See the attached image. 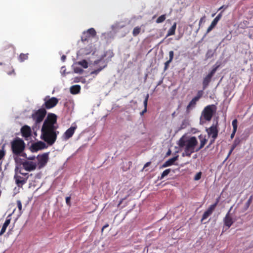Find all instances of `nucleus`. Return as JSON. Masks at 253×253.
Segmentation results:
<instances>
[{
  "label": "nucleus",
  "mask_w": 253,
  "mask_h": 253,
  "mask_svg": "<svg viewBox=\"0 0 253 253\" xmlns=\"http://www.w3.org/2000/svg\"><path fill=\"white\" fill-rule=\"evenodd\" d=\"M149 97V94H147L146 95L145 100H144V102H143L144 106V108H147V102H148Z\"/></svg>",
  "instance_id": "nucleus-39"
},
{
  "label": "nucleus",
  "mask_w": 253,
  "mask_h": 253,
  "mask_svg": "<svg viewBox=\"0 0 253 253\" xmlns=\"http://www.w3.org/2000/svg\"><path fill=\"white\" fill-rule=\"evenodd\" d=\"M198 144V141L195 136H192L189 139L182 137L178 141V145L180 148L184 147V152L182 154L183 157H190L192 153L196 150L195 148Z\"/></svg>",
  "instance_id": "nucleus-2"
},
{
  "label": "nucleus",
  "mask_w": 253,
  "mask_h": 253,
  "mask_svg": "<svg viewBox=\"0 0 253 253\" xmlns=\"http://www.w3.org/2000/svg\"><path fill=\"white\" fill-rule=\"evenodd\" d=\"M214 54V51L212 49H209L206 53V59L211 58Z\"/></svg>",
  "instance_id": "nucleus-28"
},
{
  "label": "nucleus",
  "mask_w": 253,
  "mask_h": 253,
  "mask_svg": "<svg viewBox=\"0 0 253 253\" xmlns=\"http://www.w3.org/2000/svg\"><path fill=\"white\" fill-rule=\"evenodd\" d=\"M237 120L234 119L232 123V125L234 130H237Z\"/></svg>",
  "instance_id": "nucleus-38"
},
{
  "label": "nucleus",
  "mask_w": 253,
  "mask_h": 253,
  "mask_svg": "<svg viewBox=\"0 0 253 253\" xmlns=\"http://www.w3.org/2000/svg\"><path fill=\"white\" fill-rule=\"evenodd\" d=\"M238 143L239 142H237L236 140H235V141L232 145L237 147V145L238 144Z\"/></svg>",
  "instance_id": "nucleus-58"
},
{
  "label": "nucleus",
  "mask_w": 253,
  "mask_h": 253,
  "mask_svg": "<svg viewBox=\"0 0 253 253\" xmlns=\"http://www.w3.org/2000/svg\"><path fill=\"white\" fill-rule=\"evenodd\" d=\"M48 160V153H46L43 154L38 158V165L39 169H41L44 167L47 164Z\"/></svg>",
  "instance_id": "nucleus-11"
},
{
  "label": "nucleus",
  "mask_w": 253,
  "mask_h": 253,
  "mask_svg": "<svg viewBox=\"0 0 253 253\" xmlns=\"http://www.w3.org/2000/svg\"><path fill=\"white\" fill-rule=\"evenodd\" d=\"M178 156H176L171 159H169L165 162L162 165V168H166L172 165L178 159Z\"/></svg>",
  "instance_id": "nucleus-19"
},
{
  "label": "nucleus",
  "mask_w": 253,
  "mask_h": 253,
  "mask_svg": "<svg viewBox=\"0 0 253 253\" xmlns=\"http://www.w3.org/2000/svg\"><path fill=\"white\" fill-rule=\"evenodd\" d=\"M4 71L9 75H11L12 74H15L14 70L13 69L12 66H11L10 65L6 66L4 69Z\"/></svg>",
  "instance_id": "nucleus-24"
},
{
  "label": "nucleus",
  "mask_w": 253,
  "mask_h": 253,
  "mask_svg": "<svg viewBox=\"0 0 253 253\" xmlns=\"http://www.w3.org/2000/svg\"><path fill=\"white\" fill-rule=\"evenodd\" d=\"M146 112H147V108H144V110L141 112H140V115L141 116L143 115L145 113H146Z\"/></svg>",
  "instance_id": "nucleus-51"
},
{
  "label": "nucleus",
  "mask_w": 253,
  "mask_h": 253,
  "mask_svg": "<svg viewBox=\"0 0 253 253\" xmlns=\"http://www.w3.org/2000/svg\"><path fill=\"white\" fill-rule=\"evenodd\" d=\"M5 155L4 145H3L1 147V150H0V160L4 157Z\"/></svg>",
  "instance_id": "nucleus-33"
},
{
  "label": "nucleus",
  "mask_w": 253,
  "mask_h": 253,
  "mask_svg": "<svg viewBox=\"0 0 253 253\" xmlns=\"http://www.w3.org/2000/svg\"><path fill=\"white\" fill-rule=\"evenodd\" d=\"M109 226V224L108 223L106 224L105 225H104L102 228V229H101V231L103 232V230L106 228L107 227H108Z\"/></svg>",
  "instance_id": "nucleus-50"
},
{
  "label": "nucleus",
  "mask_w": 253,
  "mask_h": 253,
  "mask_svg": "<svg viewBox=\"0 0 253 253\" xmlns=\"http://www.w3.org/2000/svg\"><path fill=\"white\" fill-rule=\"evenodd\" d=\"M170 153H171L170 150H169V151L168 152V153H167V155H169V154H170Z\"/></svg>",
  "instance_id": "nucleus-60"
},
{
  "label": "nucleus",
  "mask_w": 253,
  "mask_h": 253,
  "mask_svg": "<svg viewBox=\"0 0 253 253\" xmlns=\"http://www.w3.org/2000/svg\"><path fill=\"white\" fill-rule=\"evenodd\" d=\"M205 18V16H204L203 17L201 18L200 21H199V27L201 26V25L202 23V22L204 21Z\"/></svg>",
  "instance_id": "nucleus-47"
},
{
  "label": "nucleus",
  "mask_w": 253,
  "mask_h": 253,
  "mask_svg": "<svg viewBox=\"0 0 253 253\" xmlns=\"http://www.w3.org/2000/svg\"><path fill=\"white\" fill-rule=\"evenodd\" d=\"M74 71L75 72L77 73H83V70L80 68H78V67H76L74 69Z\"/></svg>",
  "instance_id": "nucleus-43"
},
{
  "label": "nucleus",
  "mask_w": 253,
  "mask_h": 253,
  "mask_svg": "<svg viewBox=\"0 0 253 253\" xmlns=\"http://www.w3.org/2000/svg\"><path fill=\"white\" fill-rule=\"evenodd\" d=\"M77 128V126H71L70 128H69L63 134V138L64 140H67L69 138L72 137L73 134L75 133V130Z\"/></svg>",
  "instance_id": "nucleus-14"
},
{
  "label": "nucleus",
  "mask_w": 253,
  "mask_h": 253,
  "mask_svg": "<svg viewBox=\"0 0 253 253\" xmlns=\"http://www.w3.org/2000/svg\"><path fill=\"white\" fill-rule=\"evenodd\" d=\"M81 90V86L80 85L76 84L70 87V92L73 94L79 93Z\"/></svg>",
  "instance_id": "nucleus-22"
},
{
  "label": "nucleus",
  "mask_w": 253,
  "mask_h": 253,
  "mask_svg": "<svg viewBox=\"0 0 253 253\" xmlns=\"http://www.w3.org/2000/svg\"><path fill=\"white\" fill-rule=\"evenodd\" d=\"M66 59V56L65 55H63L61 56V59L63 62H64Z\"/></svg>",
  "instance_id": "nucleus-53"
},
{
  "label": "nucleus",
  "mask_w": 253,
  "mask_h": 253,
  "mask_svg": "<svg viewBox=\"0 0 253 253\" xmlns=\"http://www.w3.org/2000/svg\"><path fill=\"white\" fill-rule=\"evenodd\" d=\"M202 173L201 172H198L194 177L195 180H198L201 177Z\"/></svg>",
  "instance_id": "nucleus-40"
},
{
  "label": "nucleus",
  "mask_w": 253,
  "mask_h": 253,
  "mask_svg": "<svg viewBox=\"0 0 253 253\" xmlns=\"http://www.w3.org/2000/svg\"><path fill=\"white\" fill-rule=\"evenodd\" d=\"M166 15H162L160 16H159L157 19L156 20V23H161L163 22L166 20Z\"/></svg>",
  "instance_id": "nucleus-30"
},
{
  "label": "nucleus",
  "mask_w": 253,
  "mask_h": 253,
  "mask_svg": "<svg viewBox=\"0 0 253 253\" xmlns=\"http://www.w3.org/2000/svg\"><path fill=\"white\" fill-rule=\"evenodd\" d=\"M236 131L237 130H234V129L233 130L232 133L231 134V138H233L234 137Z\"/></svg>",
  "instance_id": "nucleus-52"
},
{
  "label": "nucleus",
  "mask_w": 253,
  "mask_h": 253,
  "mask_svg": "<svg viewBox=\"0 0 253 253\" xmlns=\"http://www.w3.org/2000/svg\"><path fill=\"white\" fill-rule=\"evenodd\" d=\"M236 147V146L232 145L231 148H232V150H234Z\"/></svg>",
  "instance_id": "nucleus-59"
},
{
  "label": "nucleus",
  "mask_w": 253,
  "mask_h": 253,
  "mask_svg": "<svg viewBox=\"0 0 253 253\" xmlns=\"http://www.w3.org/2000/svg\"><path fill=\"white\" fill-rule=\"evenodd\" d=\"M20 130L22 135L25 138H28L31 135L32 131L31 127L27 125L23 126Z\"/></svg>",
  "instance_id": "nucleus-17"
},
{
  "label": "nucleus",
  "mask_w": 253,
  "mask_h": 253,
  "mask_svg": "<svg viewBox=\"0 0 253 253\" xmlns=\"http://www.w3.org/2000/svg\"><path fill=\"white\" fill-rule=\"evenodd\" d=\"M14 178L15 180V182L17 186L18 187H22V186L27 182L28 176H27L26 178H24L15 173Z\"/></svg>",
  "instance_id": "nucleus-12"
},
{
  "label": "nucleus",
  "mask_w": 253,
  "mask_h": 253,
  "mask_svg": "<svg viewBox=\"0 0 253 253\" xmlns=\"http://www.w3.org/2000/svg\"><path fill=\"white\" fill-rule=\"evenodd\" d=\"M216 138H212L211 141H210V144H209L208 146H207V148H208L210 147V146L212 144H213L214 141H215V140Z\"/></svg>",
  "instance_id": "nucleus-45"
},
{
  "label": "nucleus",
  "mask_w": 253,
  "mask_h": 253,
  "mask_svg": "<svg viewBox=\"0 0 253 253\" xmlns=\"http://www.w3.org/2000/svg\"><path fill=\"white\" fill-rule=\"evenodd\" d=\"M28 55H29L28 53H26V54L21 53L18 57V60L20 62H24L25 60L28 59Z\"/></svg>",
  "instance_id": "nucleus-26"
},
{
  "label": "nucleus",
  "mask_w": 253,
  "mask_h": 253,
  "mask_svg": "<svg viewBox=\"0 0 253 253\" xmlns=\"http://www.w3.org/2000/svg\"><path fill=\"white\" fill-rule=\"evenodd\" d=\"M57 122V116L53 113L48 114L41 129V138L48 145H52L56 141L59 132L55 126Z\"/></svg>",
  "instance_id": "nucleus-1"
},
{
  "label": "nucleus",
  "mask_w": 253,
  "mask_h": 253,
  "mask_svg": "<svg viewBox=\"0 0 253 253\" xmlns=\"http://www.w3.org/2000/svg\"><path fill=\"white\" fill-rule=\"evenodd\" d=\"M216 25L217 24L212 21L210 26L208 28L206 34L210 33L216 26Z\"/></svg>",
  "instance_id": "nucleus-29"
},
{
  "label": "nucleus",
  "mask_w": 253,
  "mask_h": 253,
  "mask_svg": "<svg viewBox=\"0 0 253 253\" xmlns=\"http://www.w3.org/2000/svg\"><path fill=\"white\" fill-rule=\"evenodd\" d=\"M106 65H105L103 67H100L98 69L95 70L91 72V74L97 75L103 68L106 67Z\"/></svg>",
  "instance_id": "nucleus-34"
},
{
  "label": "nucleus",
  "mask_w": 253,
  "mask_h": 253,
  "mask_svg": "<svg viewBox=\"0 0 253 253\" xmlns=\"http://www.w3.org/2000/svg\"><path fill=\"white\" fill-rule=\"evenodd\" d=\"M176 28V23L175 22L171 28L169 30L167 37L172 36L175 34V32Z\"/></svg>",
  "instance_id": "nucleus-23"
},
{
  "label": "nucleus",
  "mask_w": 253,
  "mask_h": 253,
  "mask_svg": "<svg viewBox=\"0 0 253 253\" xmlns=\"http://www.w3.org/2000/svg\"><path fill=\"white\" fill-rule=\"evenodd\" d=\"M10 220H11L10 218H7L6 219L4 223H3V224L2 226L1 230L0 231V236L2 235L4 233V232H5L7 226L9 225V224L10 223Z\"/></svg>",
  "instance_id": "nucleus-20"
},
{
  "label": "nucleus",
  "mask_w": 253,
  "mask_h": 253,
  "mask_svg": "<svg viewBox=\"0 0 253 253\" xmlns=\"http://www.w3.org/2000/svg\"><path fill=\"white\" fill-rule=\"evenodd\" d=\"M173 56H174V52L173 51H170L169 52V61H172L173 59Z\"/></svg>",
  "instance_id": "nucleus-41"
},
{
  "label": "nucleus",
  "mask_w": 253,
  "mask_h": 253,
  "mask_svg": "<svg viewBox=\"0 0 253 253\" xmlns=\"http://www.w3.org/2000/svg\"><path fill=\"white\" fill-rule=\"evenodd\" d=\"M46 114V111L44 108L39 109L32 114L31 117L35 121L36 126L42 122Z\"/></svg>",
  "instance_id": "nucleus-4"
},
{
  "label": "nucleus",
  "mask_w": 253,
  "mask_h": 253,
  "mask_svg": "<svg viewBox=\"0 0 253 253\" xmlns=\"http://www.w3.org/2000/svg\"><path fill=\"white\" fill-rule=\"evenodd\" d=\"M219 66L214 67L211 72L204 78L203 81V89L205 90L209 85L210 83L212 77L215 73Z\"/></svg>",
  "instance_id": "nucleus-7"
},
{
  "label": "nucleus",
  "mask_w": 253,
  "mask_h": 253,
  "mask_svg": "<svg viewBox=\"0 0 253 253\" xmlns=\"http://www.w3.org/2000/svg\"><path fill=\"white\" fill-rule=\"evenodd\" d=\"M234 150H232V148H231L230 149V150L229 151L228 154V156H227V158L229 157L230 155L232 154V152Z\"/></svg>",
  "instance_id": "nucleus-57"
},
{
  "label": "nucleus",
  "mask_w": 253,
  "mask_h": 253,
  "mask_svg": "<svg viewBox=\"0 0 253 253\" xmlns=\"http://www.w3.org/2000/svg\"><path fill=\"white\" fill-rule=\"evenodd\" d=\"M219 200L220 197H218L216 199L215 203L211 205L210 207L208 209V210L204 213L201 219V222H202L205 219H207L209 216H210L212 214V212L214 211L216 207L217 206L218 203H219Z\"/></svg>",
  "instance_id": "nucleus-8"
},
{
  "label": "nucleus",
  "mask_w": 253,
  "mask_h": 253,
  "mask_svg": "<svg viewBox=\"0 0 253 253\" xmlns=\"http://www.w3.org/2000/svg\"><path fill=\"white\" fill-rule=\"evenodd\" d=\"M203 94V90H199L197 92V95L195 96L194 98L196 99L197 100H199V99L202 96Z\"/></svg>",
  "instance_id": "nucleus-36"
},
{
  "label": "nucleus",
  "mask_w": 253,
  "mask_h": 253,
  "mask_svg": "<svg viewBox=\"0 0 253 253\" xmlns=\"http://www.w3.org/2000/svg\"><path fill=\"white\" fill-rule=\"evenodd\" d=\"M96 32L93 28H91L86 31H84L81 37V40L83 42H89L95 38Z\"/></svg>",
  "instance_id": "nucleus-6"
},
{
  "label": "nucleus",
  "mask_w": 253,
  "mask_h": 253,
  "mask_svg": "<svg viewBox=\"0 0 253 253\" xmlns=\"http://www.w3.org/2000/svg\"><path fill=\"white\" fill-rule=\"evenodd\" d=\"M70 200H71L70 197H67L66 198V202L67 205H70Z\"/></svg>",
  "instance_id": "nucleus-46"
},
{
  "label": "nucleus",
  "mask_w": 253,
  "mask_h": 253,
  "mask_svg": "<svg viewBox=\"0 0 253 253\" xmlns=\"http://www.w3.org/2000/svg\"><path fill=\"white\" fill-rule=\"evenodd\" d=\"M198 101V100L195 98H193L187 105L186 107V111L189 112L191 110L194 108L195 107Z\"/></svg>",
  "instance_id": "nucleus-21"
},
{
  "label": "nucleus",
  "mask_w": 253,
  "mask_h": 253,
  "mask_svg": "<svg viewBox=\"0 0 253 253\" xmlns=\"http://www.w3.org/2000/svg\"><path fill=\"white\" fill-rule=\"evenodd\" d=\"M214 15H215V14H213L212 15V17H213V16H214Z\"/></svg>",
  "instance_id": "nucleus-62"
},
{
  "label": "nucleus",
  "mask_w": 253,
  "mask_h": 253,
  "mask_svg": "<svg viewBox=\"0 0 253 253\" xmlns=\"http://www.w3.org/2000/svg\"><path fill=\"white\" fill-rule=\"evenodd\" d=\"M16 202H17V207H18V210L19 211V213L21 214L22 212V206L21 202L20 200H17Z\"/></svg>",
  "instance_id": "nucleus-37"
},
{
  "label": "nucleus",
  "mask_w": 253,
  "mask_h": 253,
  "mask_svg": "<svg viewBox=\"0 0 253 253\" xmlns=\"http://www.w3.org/2000/svg\"><path fill=\"white\" fill-rule=\"evenodd\" d=\"M199 138L200 140V146L196 149L195 152H198L202 148H203L208 141V140L206 138L205 136H203L202 134L199 136Z\"/></svg>",
  "instance_id": "nucleus-18"
},
{
  "label": "nucleus",
  "mask_w": 253,
  "mask_h": 253,
  "mask_svg": "<svg viewBox=\"0 0 253 253\" xmlns=\"http://www.w3.org/2000/svg\"><path fill=\"white\" fill-rule=\"evenodd\" d=\"M22 164L23 168L29 171L34 170L37 168L36 164L31 161H25Z\"/></svg>",
  "instance_id": "nucleus-13"
},
{
  "label": "nucleus",
  "mask_w": 253,
  "mask_h": 253,
  "mask_svg": "<svg viewBox=\"0 0 253 253\" xmlns=\"http://www.w3.org/2000/svg\"><path fill=\"white\" fill-rule=\"evenodd\" d=\"M91 51H92V50H90L89 51L87 52L86 53V54H88V53H89Z\"/></svg>",
  "instance_id": "nucleus-61"
},
{
  "label": "nucleus",
  "mask_w": 253,
  "mask_h": 253,
  "mask_svg": "<svg viewBox=\"0 0 253 253\" xmlns=\"http://www.w3.org/2000/svg\"><path fill=\"white\" fill-rule=\"evenodd\" d=\"M170 63H171V61H169V60H168L167 62H165V67H164V71H166L169 66V64H170Z\"/></svg>",
  "instance_id": "nucleus-44"
},
{
  "label": "nucleus",
  "mask_w": 253,
  "mask_h": 253,
  "mask_svg": "<svg viewBox=\"0 0 253 253\" xmlns=\"http://www.w3.org/2000/svg\"><path fill=\"white\" fill-rule=\"evenodd\" d=\"M220 20L218 19V18H215L213 20V21L216 24H217L218 22Z\"/></svg>",
  "instance_id": "nucleus-56"
},
{
  "label": "nucleus",
  "mask_w": 253,
  "mask_h": 253,
  "mask_svg": "<svg viewBox=\"0 0 253 253\" xmlns=\"http://www.w3.org/2000/svg\"><path fill=\"white\" fill-rule=\"evenodd\" d=\"M78 64L82 66L84 68H87L88 67V63L85 60H83L79 61Z\"/></svg>",
  "instance_id": "nucleus-31"
},
{
  "label": "nucleus",
  "mask_w": 253,
  "mask_h": 253,
  "mask_svg": "<svg viewBox=\"0 0 253 253\" xmlns=\"http://www.w3.org/2000/svg\"><path fill=\"white\" fill-rule=\"evenodd\" d=\"M15 173L16 174L19 173V174H20L21 175H23L24 176H28V173H23V172H22L21 169H19L18 168H17V167L16 168V169H15Z\"/></svg>",
  "instance_id": "nucleus-35"
},
{
  "label": "nucleus",
  "mask_w": 253,
  "mask_h": 253,
  "mask_svg": "<svg viewBox=\"0 0 253 253\" xmlns=\"http://www.w3.org/2000/svg\"><path fill=\"white\" fill-rule=\"evenodd\" d=\"M232 207H231L229 211L226 214L225 217L223 219V222L224 225L225 226H227L228 228L231 227V226L234 223V221L233 220V218L230 215V212L231 210V209Z\"/></svg>",
  "instance_id": "nucleus-15"
},
{
  "label": "nucleus",
  "mask_w": 253,
  "mask_h": 253,
  "mask_svg": "<svg viewBox=\"0 0 253 253\" xmlns=\"http://www.w3.org/2000/svg\"><path fill=\"white\" fill-rule=\"evenodd\" d=\"M222 16V11L220 12L216 16V18H218V19H220Z\"/></svg>",
  "instance_id": "nucleus-49"
},
{
  "label": "nucleus",
  "mask_w": 253,
  "mask_h": 253,
  "mask_svg": "<svg viewBox=\"0 0 253 253\" xmlns=\"http://www.w3.org/2000/svg\"><path fill=\"white\" fill-rule=\"evenodd\" d=\"M207 131L209 136H211V138H216L218 135V130L216 126L212 125L208 129Z\"/></svg>",
  "instance_id": "nucleus-16"
},
{
  "label": "nucleus",
  "mask_w": 253,
  "mask_h": 253,
  "mask_svg": "<svg viewBox=\"0 0 253 253\" xmlns=\"http://www.w3.org/2000/svg\"><path fill=\"white\" fill-rule=\"evenodd\" d=\"M102 59H98V60L94 61V64H98L101 61Z\"/></svg>",
  "instance_id": "nucleus-55"
},
{
  "label": "nucleus",
  "mask_w": 253,
  "mask_h": 253,
  "mask_svg": "<svg viewBox=\"0 0 253 253\" xmlns=\"http://www.w3.org/2000/svg\"><path fill=\"white\" fill-rule=\"evenodd\" d=\"M151 162H148L146 163L143 167V170H144L146 168L149 167L151 165Z\"/></svg>",
  "instance_id": "nucleus-48"
},
{
  "label": "nucleus",
  "mask_w": 253,
  "mask_h": 253,
  "mask_svg": "<svg viewBox=\"0 0 253 253\" xmlns=\"http://www.w3.org/2000/svg\"><path fill=\"white\" fill-rule=\"evenodd\" d=\"M216 109V107L214 105H209L205 107L202 112L204 119L208 121H211Z\"/></svg>",
  "instance_id": "nucleus-5"
},
{
  "label": "nucleus",
  "mask_w": 253,
  "mask_h": 253,
  "mask_svg": "<svg viewBox=\"0 0 253 253\" xmlns=\"http://www.w3.org/2000/svg\"><path fill=\"white\" fill-rule=\"evenodd\" d=\"M46 144L42 141H39L32 144L31 148L32 152H37L39 150H42L47 148Z\"/></svg>",
  "instance_id": "nucleus-10"
},
{
  "label": "nucleus",
  "mask_w": 253,
  "mask_h": 253,
  "mask_svg": "<svg viewBox=\"0 0 253 253\" xmlns=\"http://www.w3.org/2000/svg\"><path fill=\"white\" fill-rule=\"evenodd\" d=\"M252 199H253V196H251L250 197V198L249 199V200H248L247 202L246 203V205L247 208H248L250 206L251 203H252Z\"/></svg>",
  "instance_id": "nucleus-42"
},
{
  "label": "nucleus",
  "mask_w": 253,
  "mask_h": 253,
  "mask_svg": "<svg viewBox=\"0 0 253 253\" xmlns=\"http://www.w3.org/2000/svg\"><path fill=\"white\" fill-rule=\"evenodd\" d=\"M170 171H171V169H168L165 170L162 173L160 179H162L163 178H164V177H165L166 176L168 175L170 173Z\"/></svg>",
  "instance_id": "nucleus-32"
},
{
  "label": "nucleus",
  "mask_w": 253,
  "mask_h": 253,
  "mask_svg": "<svg viewBox=\"0 0 253 253\" xmlns=\"http://www.w3.org/2000/svg\"><path fill=\"white\" fill-rule=\"evenodd\" d=\"M7 49H9V51L11 52L12 53H13L15 51L14 47L10 44H7L3 47L4 51Z\"/></svg>",
  "instance_id": "nucleus-27"
},
{
  "label": "nucleus",
  "mask_w": 253,
  "mask_h": 253,
  "mask_svg": "<svg viewBox=\"0 0 253 253\" xmlns=\"http://www.w3.org/2000/svg\"><path fill=\"white\" fill-rule=\"evenodd\" d=\"M11 147L12 153L18 156L24 151L25 145L22 139L16 137L11 142Z\"/></svg>",
  "instance_id": "nucleus-3"
},
{
  "label": "nucleus",
  "mask_w": 253,
  "mask_h": 253,
  "mask_svg": "<svg viewBox=\"0 0 253 253\" xmlns=\"http://www.w3.org/2000/svg\"><path fill=\"white\" fill-rule=\"evenodd\" d=\"M141 27L136 26L134 27L132 32L133 36L136 37L137 36H138L141 33Z\"/></svg>",
  "instance_id": "nucleus-25"
},
{
  "label": "nucleus",
  "mask_w": 253,
  "mask_h": 253,
  "mask_svg": "<svg viewBox=\"0 0 253 253\" xmlns=\"http://www.w3.org/2000/svg\"><path fill=\"white\" fill-rule=\"evenodd\" d=\"M44 101L45 102L42 105V108L49 109L55 107L57 104L58 99L55 97H52L47 100H46V98H45Z\"/></svg>",
  "instance_id": "nucleus-9"
},
{
  "label": "nucleus",
  "mask_w": 253,
  "mask_h": 253,
  "mask_svg": "<svg viewBox=\"0 0 253 253\" xmlns=\"http://www.w3.org/2000/svg\"><path fill=\"white\" fill-rule=\"evenodd\" d=\"M228 6H225V5H222V6H221L219 9H218V10H220L223 8H224V9H226L227 8Z\"/></svg>",
  "instance_id": "nucleus-54"
}]
</instances>
